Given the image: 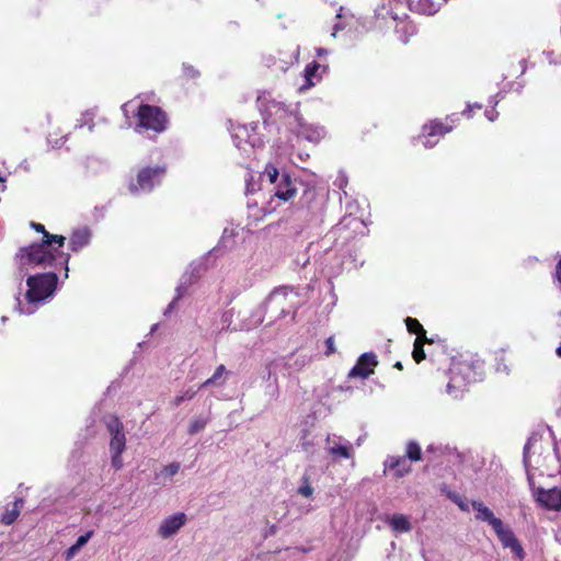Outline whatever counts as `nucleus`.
<instances>
[{"mask_svg": "<svg viewBox=\"0 0 561 561\" xmlns=\"http://www.w3.org/2000/svg\"><path fill=\"white\" fill-rule=\"evenodd\" d=\"M58 260L68 264L69 255L65 254L58 244L49 243V239L21 248L14 256L20 274H28L36 268H48ZM65 276L68 277V265Z\"/></svg>", "mask_w": 561, "mask_h": 561, "instance_id": "1", "label": "nucleus"}, {"mask_svg": "<svg viewBox=\"0 0 561 561\" xmlns=\"http://www.w3.org/2000/svg\"><path fill=\"white\" fill-rule=\"evenodd\" d=\"M57 275L53 272L32 275L26 279L27 290L24 295L25 302L18 297L16 308L20 313L32 314L38 304L50 298L57 288Z\"/></svg>", "mask_w": 561, "mask_h": 561, "instance_id": "2", "label": "nucleus"}, {"mask_svg": "<svg viewBox=\"0 0 561 561\" xmlns=\"http://www.w3.org/2000/svg\"><path fill=\"white\" fill-rule=\"evenodd\" d=\"M298 306V294L294 288L280 286L275 288L260 306V322L267 320L268 324L295 313Z\"/></svg>", "mask_w": 561, "mask_h": 561, "instance_id": "3", "label": "nucleus"}, {"mask_svg": "<svg viewBox=\"0 0 561 561\" xmlns=\"http://www.w3.org/2000/svg\"><path fill=\"white\" fill-rule=\"evenodd\" d=\"M106 428L111 435V465L115 470H119L124 466L122 454L126 448V437L123 432V424L117 417L110 416L106 420Z\"/></svg>", "mask_w": 561, "mask_h": 561, "instance_id": "4", "label": "nucleus"}, {"mask_svg": "<svg viewBox=\"0 0 561 561\" xmlns=\"http://www.w3.org/2000/svg\"><path fill=\"white\" fill-rule=\"evenodd\" d=\"M137 119L136 130L144 128L161 133L167 128L168 124L167 115L160 107L147 104L139 106Z\"/></svg>", "mask_w": 561, "mask_h": 561, "instance_id": "5", "label": "nucleus"}, {"mask_svg": "<svg viewBox=\"0 0 561 561\" xmlns=\"http://www.w3.org/2000/svg\"><path fill=\"white\" fill-rule=\"evenodd\" d=\"M164 173L163 167L144 168L138 172L136 181L130 182L129 191L134 194L148 193L161 183Z\"/></svg>", "mask_w": 561, "mask_h": 561, "instance_id": "6", "label": "nucleus"}, {"mask_svg": "<svg viewBox=\"0 0 561 561\" xmlns=\"http://www.w3.org/2000/svg\"><path fill=\"white\" fill-rule=\"evenodd\" d=\"M450 381L447 385V392L458 397V392L462 391L465 386L476 378L472 376L471 366L468 363H456L450 368Z\"/></svg>", "mask_w": 561, "mask_h": 561, "instance_id": "7", "label": "nucleus"}, {"mask_svg": "<svg viewBox=\"0 0 561 561\" xmlns=\"http://www.w3.org/2000/svg\"><path fill=\"white\" fill-rule=\"evenodd\" d=\"M455 116L456 115L447 117L450 124H444L440 121H432L430 124L424 125L422 130V138H424L423 145L426 148L434 147L438 142L439 137L453 129V125L458 121Z\"/></svg>", "mask_w": 561, "mask_h": 561, "instance_id": "8", "label": "nucleus"}, {"mask_svg": "<svg viewBox=\"0 0 561 561\" xmlns=\"http://www.w3.org/2000/svg\"><path fill=\"white\" fill-rule=\"evenodd\" d=\"M187 516L183 512L172 514L163 518L157 529V535L162 539H169L175 536L186 524Z\"/></svg>", "mask_w": 561, "mask_h": 561, "instance_id": "9", "label": "nucleus"}, {"mask_svg": "<svg viewBox=\"0 0 561 561\" xmlns=\"http://www.w3.org/2000/svg\"><path fill=\"white\" fill-rule=\"evenodd\" d=\"M255 126H238L232 134V137L234 139L236 146L243 151H248L247 145H249L250 148H254L256 146H260L262 144L260 136L255 131Z\"/></svg>", "mask_w": 561, "mask_h": 561, "instance_id": "10", "label": "nucleus"}, {"mask_svg": "<svg viewBox=\"0 0 561 561\" xmlns=\"http://www.w3.org/2000/svg\"><path fill=\"white\" fill-rule=\"evenodd\" d=\"M325 442L327 453L334 459H350L353 457L352 445L348 442H345L341 436L328 435Z\"/></svg>", "mask_w": 561, "mask_h": 561, "instance_id": "11", "label": "nucleus"}, {"mask_svg": "<svg viewBox=\"0 0 561 561\" xmlns=\"http://www.w3.org/2000/svg\"><path fill=\"white\" fill-rule=\"evenodd\" d=\"M377 364V356L374 353H365L358 358L356 365L351 369L348 377L366 379L374 373Z\"/></svg>", "mask_w": 561, "mask_h": 561, "instance_id": "12", "label": "nucleus"}, {"mask_svg": "<svg viewBox=\"0 0 561 561\" xmlns=\"http://www.w3.org/2000/svg\"><path fill=\"white\" fill-rule=\"evenodd\" d=\"M494 533L496 534L499 540L505 548H510L514 554H516L518 558L524 557V550L520 546L519 541L515 537L512 529L504 525L503 522L500 523V527L493 528Z\"/></svg>", "mask_w": 561, "mask_h": 561, "instance_id": "13", "label": "nucleus"}, {"mask_svg": "<svg viewBox=\"0 0 561 561\" xmlns=\"http://www.w3.org/2000/svg\"><path fill=\"white\" fill-rule=\"evenodd\" d=\"M256 103L260 112L265 116V121L283 112L282 103L275 101L270 92H261L256 98Z\"/></svg>", "mask_w": 561, "mask_h": 561, "instance_id": "14", "label": "nucleus"}, {"mask_svg": "<svg viewBox=\"0 0 561 561\" xmlns=\"http://www.w3.org/2000/svg\"><path fill=\"white\" fill-rule=\"evenodd\" d=\"M537 501L548 510L561 511V490L557 488L539 489Z\"/></svg>", "mask_w": 561, "mask_h": 561, "instance_id": "15", "label": "nucleus"}, {"mask_svg": "<svg viewBox=\"0 0 561 561\" xmlns=\"http://www.w3.org/2000/svg\"><path fill=\"white\" fill-rule=\"evenodd\" d=\"M411 11L419 14L433 15L435 14L440 5L445 3V0H407Z\"/></svg>", "mask_w": 561, "mask_h": 561, "instance_id": "16", "label": "nucleus"}, {"mask_svg": "<svg viewBox=\"0 0 561 561\" xmlns=\"http://www.w3.org/2000/svg\"><path fill=\"white\" fill-rule=\"evenodd\" d=\"M297 194V188L290 180L289 175L284 173L280 176L279 183L274 187V195L284 201L288 202L294 198Z\"/></svg>", "mask_w": 561, "mask_h": 561, "instance_id": "17", "label": "nucleus"}, {"mask_svg": "<svg viewBox=\"0 0 561 561\" xmlns=\"http://www.w3.org/2000/svg\"><path fill=\"white\" fill-rule=\"evenodd\" d=\"M297 134L306 140L317 144L324 137V129L322 127L313 126L298 119Z\"/></svg>", "mask_w": 561, "mask_h": 561, "instance_id": "18", "label": "nucleus"}, {"mask_svg": "<svg viewBox=\"0 0 561 561\" xmlns=\"http://www.w3.org/2000/svg\"><path fill=\"white\" fill-rule=\"evenodd\" d=\"M472 508L476 511V518L481 522L488 523L492 529L494 527H500V523L502 522L500 518L495 517L493 512L485 506L482 502L474 501L471 503Z\"/></svg>", "mask_w": 561, "mask_h": 561, "instance_id": "19", "label": "nucleus"}, {"mask_svg": "<svg viewBox=\"0 0 561 561\" xmlns=\"http://www.w3.org/2000/svg\"><path fill=\"white\" fill-rule=\"evenodd\" d=\"M91 231L87 227L78 228L72 231L69 240V247L72 251L78 252L90 243Z\"/></svg>", "mask_w": 561, "mask_h": 561, "instance_id": "20", "label": "nucleus"}, {"mask_svg": "<svg viewBox=\"0 0 561 561\" xmlns=\"http://www.w3.org/2000/svg\"><path fill=\"white\" fill-rule=\"evenodd\" d=\"M386 470H394L397 478H402L411 471V466L404 457H388L385 461Z\"/></svg>", "mask_w": 561, "mask_h": 561, "instance_id": "21", "label": "nucleus"}, {"mask_svg": "<svg viewBox=\"0 0 561 561\" xmlns=\"http://www.w3.org/2000/svg\"><path fill=\"white\" fill-rule=\"evenodd\" d=\"M321 65L318 62H311L306 66L304 71L305 84L300 87V90H307L311 87L316 85L317 82L321 80V75L319 73V69ZM322 70H325V67H322Z\"/></svg>", "mask_w": 561, "mask_h": 561, "instance_id": "22", "label": "nucleus"}, {"mask_svg": "<svg viewBox=\"0 0 561 561\" xmlns=\"http://www.w3.org/2000/svg\"><path fill=\"white\" fill-rule=\"evenodd\" d=\"M22 505H23V500H21V499H18L11 505H8L5 507L4 513L1 516V522L4 525L13 524L20 515Z\"/></svg>", "mask_w": 561, "mask_h": 561, "instance_id": "23", "label": "nucleus"}, {"mask_svg": "<svg viewBox=\"0 0 561 561\" xmlns=\"http://www.w3.org/2000/svg\"><path fill=\"white\" fill-rule=\"evenodd\" d=\"M390 527L397 533H409L412 529L411 523L405 515L394 514L389 519Z\"/></svg>", "mask_w": 561, "mask_h": 561, "instance_id": "24", "label": "nucleus"}, {"mask_svg": "<svg viewBox=\"0 0 561 561\" xmlns=\"http://www.w3.org/2000/svg\"><path fill=\"white\" fill-rule=\"evenodd\" d=\"M227 373L226 370V367L225 365H219L214 375L206 379L201 386H199V389L201 388H206V387H209V386H217V387H220L222 386L225 382H226V378L224 377V375Z\"/></svg>", "mask_w": 561, "mask_h": 561, "instance_id": "25", "label": "nucleus"}, {"mask_svg": "<svg viewBox=\"0 0 561 561\" xmlns=\"http://www.w3.org/2000/svg\"><path fill=\"white\" fill-rule=\"evenodd\" d=\"M31 227L37 232L43 233V240L49 239V243H56L58 244V248L64 247L66 240L64 236L50 234L49 232L46 231L45 227L42 224L31 222Z\"/></svg>", "mask_w": 561, "mask_h": 561, "instance_id": "26", "label": "nucleus"}, {"mask_svg": "<svg viewBox=\"0 0 561 561\" xmlns=\"http://www.w3.org/2000/svg\"><path fill=\"white\" fill-rule=\"evenodd\" d=\"M180 468V462H171L161 469V471L157 474V479L171 480L175 474L179 473Z\"/></svg>", "mask_w": 561, "mask_h": 561, "instance_id": "27", "label": "nucleus"}, {"mask_svg": "<svg viewBox=\"0 0 561 561\" xmlns=\"http://www.w3.org/2000/svg\"><path fill=\"white\" fill-rule=\"evenodd\" d=\"M405 456L410 461H420L422 459V450L416 442H409L407 444Z\"/></svg>", "mask_w": 561, "mask_h": 561, "instance_id": "28", "label": "nucleus"}, {"mask_svg": "<svg viewBox=\"0 0 561 561\" xmlns=\"http://www.w3.org/2000/svg\"><path fill=\"white\" fill-rule=\"evenodd\" d=\"M262 179H267V181L271 183V184H274L276 185L277 183H279V172L277 170V168L272 164V163H267L264 171L262 172Z\"/></svg>", "mask_w": 561, "mask_h": 561, "instance_id": "29", "label": "nucleus"}, {"mask_svg": "<svg viewBox=\"0 0 561 561\" xmlns=\"http://www.w3.org/2000/svg\"><path fill=\"white\" fill-rule=\"evenodd\" d=\"M405 324H407V329L410 333H414L417 336H421V339L426 340L425 330L423 329V327L416 319L408 317L405 319Z\"/></svg>", "mask_w": 561, "mask_h": 561, "instance_id": "30", "label": "nucleus"}, {"mask_svg": "<svg viewBox=\"0 0 561 561\" xmlns=\"http://www.w3.org/2000/svg\"><path fill=\"white\" fill-rule=\"evenodd\" d=\"M426 340L421 339V336H417L414 342V350H413V358L416 363H420L425 358V353L423 350V344Z\"/></svg>", "mask_w": 561, "mask_h": 561, "instance_id": "31", "label": "nucleus"}, {"mask_svg": "<svg viewBox=\"0 0 561 561\" xmlns=\"http://www.w3.org/2000/svg\"><path fill=\"white\" fill-rule=\"evenodd\" d=\"M207 423H208L207 417L199 416V417L193 419L190 423L188 433L196 434V433L203 431Z\"/></svg>", "mask_w": 561, "mask_h": 561, "instance_id": "32", "label": "nucleus"}, {"mask_svg": "<svg viewBox=\"0 0 561 561\" xmlns=\"http://www.w3.org/2000/svg\"><path fill=\"white\" fill-rule=\"evenodd\" d=\"M197 393V390H194V389H187L183 394L181 396H176L173 400V403L174 405H180L183 401L185 400H191L195 397V394Z\"/></svg>", "mask_w": 561, "mask_h": 561, "instance_id": "33", "label": "nucleus"}, {"mask_svg": "<svg viewBox=\"0 0 561 561\" xmlns=\"http://www.w3.org/2000/svg\"><path fill=\"white\" fill-rule=\"evenodd\" d=\"M304 479L305 483L298 489V493L305 497H310L313 494V488L310 485L307 477Z\"/></svg>", "mask_w": 561, "mask_h": 561, "instance_id": "34", "label": "nucleus"}, {"mask_svg": "<svg viewBox=\"0 0 561 561\" xmlns=\"http://www.w3.org/2000/svg\"><path fill=\"white\" fill-rule=\"evenodd\" d=\"M93 536V530L88 531L84 535H81L76 543H73L79 550L87 545V542L90 540V538Z\"/></svg>", "mask_w": 561, "mask_h": 561, "instance_id": "35", "label": "nucleus"}, {"mask_svg": "<svg viewBox=\"0 0 561 561\" xmlns=\"http://www.w3.org/2000/svg\"><path fill=\"white\" fill-rule=\"evenodd\" d=\"M325 345H327V352H325L327 355H331L335 352L334 340L332 336H330L325 340Z\"/></svg>", "mask_w": 561, "mask_h": 561, "instance_id": "36", "label": "nucleus"}, {"mask_svg": "<svg viewBox=\"0 0 561 561\" xmlns=\"http://www.w3.org/2000/svg\"><path fill=\"white\" fill-rule=\"evenodd\" d=\"M80 550L75 546L72 545L70 548H68V550L66 551V559L67 560H70L72 559L75 556H77V553L79 552Z\"/></svg>", "mask_w": 561, "mask_h": 561, "instance_id": "37", "label": "nucleus"}, {"mask_svg": "<svg viewBox=\"0 0 561 561\" xmlns=\"http://www.w3.org/2000/svg\"><path fill=\"white\" fill-rule=\"evenodd\" d=\"M499 116V113L493 108L491 111H485V117L490 121V122H494Z\"/></svg>", "mask_w": 561, "mask_h": 561, "instance_id": "38", "label": "nucleus"}, {"mask_svg": "<svg viewBox=\"0 0 561 561\" xmlns=\"http://www.w3.org/2000/svg\"><path fill=\"white\" fill-rule=\"evenodd\" d=\"M176 291H178V296L169 305L168 309L165 310V313L169 312L171 310V308L173 307L174 302L176 299H179L181 296H182V288L181 286L176 288Z\"/></svg>", "mask_w": 561, "mask_h": 561, "instance_id": "39", "label": "nucleus"}, {"mask_svg": "<svg viewBox=\"0 0 561 561\" xmlns=\"http://www.w3.org/2000/svg\"><path fill=\"white\" fill-rule=\"evenodd\" d=\"M556 275H557L558 283L561 285V260L557 264Z\"/></svg>", "mask_w": 561, "mask_h": 561, "instance_id": "40", "label": "nucleus"}, {"mask_svg": "<svg viewBox=\"0 0 561 561\" xmlns=\"http://www.w3.org/2000/svg\"><path fill=\"white\" fill-rule=\"evenodd\" d=\"M472 110L473 108L471 104H468L467 108L462 112V114L470 118L472 116Z\"/></svg>", "mask_w": 561, "mask_h": 561, "instance_id": "41", "label": "nucleus"}, {"mask_svg": "<svg viewBox=\"0 0 561 561\" xmlns=\"http://www.w3.org/2000/svg\"><path fill=\"white\" fill-rule=\"evenodd\" d=\"M344 26L340 23L335 24L334 27H333V33H332V36L335 37L336 36V33L341 30H343Z\"/></svg>", "mask_w": 561, "mask_h": 561, "instance_id": "42", "label": "nucleus"}, {"mask_svg": "<svg viewBox=\"0 0 561 561\" xmlns=\"http://www.w3.org/2000/svg\"><path fill=\"white\" fill-rule=\"evenodd\" d=\"M528 451H529V444H527L524 448V462L525 465L528 463Z\"/></svg>", "mask_w": 561, "mask_h": 561, "instance_id": "43", "label": "nucleus"}, {"mask_svg": "<svg viewBox=\"0 0 561 561\" xmlns=\"http://www.w3.org/2000/svg\"><path fill=\"white\" fill-rule=\"evenodd\" d=\"M328 53H329V51H328V49H325V48H317V56H318V57L325 56V55H328Z\"/></svg>", "mask_w": 561, "mask_h": 561, "instance_id": "44", "label": "nucleus"}, {"mask_svg": "<svg viewBox=\"0 0 561 561\" xmlns=\"http://www.w3.org/2000/svg\"><path fill=\"white\" fill-rule=\"evenodd\" d=\"M458 503V506L462 510V511H469V505L467 503H465L463 501H459L457 502Z\"/></svg>", "mask_w": 561, "mask_h": 561, "instance_id": "45", "label": "nucleus"}, {"mask_svg": "<svg viewBox=\"0 0 561 561\" xmlns=\"http://www.w3.org/2000/svg\"><path fill=\"white\" fill-rule=\"evenodd\" d=\"M185 71L188 76L191 77H194L195 76V70L192 68V67H186L185 68Z\"/></svg>", "mask_w": 561, "mask_h": 561, "instance_id": "46", "label": "nucleus"}, {"mask_svg": "<svg viewBox=\"0 0 561 561\" xmlns=\"http://www.w3.org/2000/svg\"><path fill=\"white\" fill-rule=\"evenodd\" d=\"M343 11H344V9H343V8H341V9H340V11H339V13L336 14V18H337V19L346 18V14H344V13H343Z\"/></svg>", "mask_w": 561, "mask_h": 561, "instance_id": "47", "label": "nucleus"}, {"mask_svg": "<svg viewBox=\"0 0 561 561\" xmlns=\"http://www.w3.org/2000/svg\"><path fill=\"white\" fill-rule=\"evenodd\" d=\"M520 68H522V73H525V71H526V61L525 60L520 61Z\"/></svg>", "mask_w": 561, "mask_h": 561, "instance_id": "48", "label": "nucleus"}, {"mask_svg": "<svg viewBox=\"0 0 561 561\" xmlns=\"http://www.w3.org/2000/svg\"><path fill=\"white\" fill-rule=\"evenodd\" d=\"M490 103H492L494 106H496L497 103H499V99L493 98V99L490 100Z\"/></svg>", "mask_w": 561, "mask_h": 561, "instance_id": "49", "label": "nucleus"}, {"mask_svg": "<svg viewBox=\"0 0 561 561\" xmlns=\"http://www.w3.org/2000/svg\"><path fill=\"white\" fill-rule=\"evenodd\" d=\"M471 106H472V108H478V110L482 108V105L479 103L471 104Z\"/></svg>", "mask_w": 561, "mask_h": 561, "instance_id": "50", "label": "nucleus"}, {"mask_svg": "<svg viewBox=\"0 0 561 561\" xmlns=\"http://www.w3.org/2000/svg\"><path fill=\"white\" fill-rule=\"evenodd\" d=\"M557 354L561 357V345L557 348Z\"/></svg>", "mask_w": 561, "mask_h": 561, "instance_id": "51", "label": "nucleus"}, {"mask_svg": "<svg viewBox=\"0 0 561 561\" xmlns=\"http://www.w3.org/2000/svg\"><path fill=\"white\" fill-rule=\"evenodd\" d=\"M409 30H410L411 34L414 33V26H409Z\"/></svg>", "mask_w": 561, "mask_h": 561, "instance_id": "52", "label": "nucleus"}, {"mask_svg": "<svg viewBox=\"0 0 561 561\" xmlns=\"http://www.w3.org/2000/svg\"><path fill=\"white\" fill-rule=\"evenodd\" d=\"M396 367H397V368H402L401 363H400V362H398V363L396 364Z\"/></svg>", "mask_w": 561, "mask_h": 561, "instance_id": "53", "label": "nucleus"}, {"mask_svg": "<svg viewBox=\"0 0 561 561\" xmlns=\"http://www.w3.org/2000/svg\"><path fill=\"white\" fill-rule=\"evenodd\" d=\"M392 19H393V20H398V15H397V14H393V15H392Z\"/></svg>", "mask_w": 561, "mask_h": 561, "instance_id": "54", "label": "nucleus"}]
</instances>
